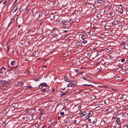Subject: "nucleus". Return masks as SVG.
I'll return each mask as SVG.
<instances>
[{
    "instance_id": "obj_1",
    "label": "nucleus",
    "mask_w": 128,
    "mask_h": 128,
    "mask_svg": "<svg viewBox=\"0 0 128 128\" xmlns=\"http://www.w3.org/2000/svg\"><path fill=\"white\" fill-rule=\"evenodd\" d=\"M10 65L12 66H11L12 68L11 70L13 69L16 68L18 66V65L17 62L14 60H12L11 62L10 63Z\"/></svg>"
},
{
    "instance_id": "obj_2",
    "label": "nucleus",
    "mask_w": 128,
    "mask_h": 128,
    "mask_svg": "<svg viewBox=\"0 0 128 128\" xmlns=\"http://www.w3.org/2000/svg\"><path fill=\"white\" fill-rule=\"evenodd\" d=\"M69 83L68 85V87H74L76 85L77 83V81L76 80L72 81V82H69Z\"/></svg>"
},
{
    "instance_id": "obj_3",
    "label": "nucleus",
    "mask_w": 128,
    "mask_h": 128,
    "mask_svg": "<svg viewBox=\"0 0 128 128\" xmlns=\"http://www.w3.org/2000/svg\"><path fill=\"white\" fill-rule=\"evenodd\" d=\"M93 112L92 111H90L88 113L87 115L85 117V119L86 120H87L90 116L93 114Z\"/></svg>"
},
{
    "instance_id": "obj_4",
    "label": "nucleus",
    "mask_w": 128,
    "mask_h": 128,
    "mask_svg": "<svg viewBox=\"0 0 128 128\" xmlns=\"http://www.w3.org/2000/svg\"><path fill=\"white\" fill-rule=\"evenodd\" d=\"M79 114L80 116H83L86 114L87 112L86 111L83 112L82 111H80V112Z\"/></svg>"
},
{
    "instance_id": "obj_5",
    "label": "nucleus",
    "mask_w": 128,
    "mask_h": 128,
    "mask_svg": "<svg viewBox=\"0 0 128 128\" xmlns=\"http://www.w3.org/2000/svg\"><path fill=\"white\" fill-rule=\"evenodd\" d=\"M46 86V87H48V85L45 83H41L39 86V87L40 88H42L43 86Z\"/></svg>"
},
{
    "instance_id": "obj_6",
    "label": "nucleus",
    "mask_w": 128,
    "mask_h": 128,
    "mask_svg": "<svg viewBox=\"0 0 128 128\" xmlns=\"http://www.w3.org/2000/svg\"><path fill=\"white\" fill-rule=\"evenodd\" d=\"M83 78L84 79L86 80L88 82H90V78L89 76L87 77L84 76Z\"/></svg>"
},
{
    "instance_id": "obj_7",
    "label": "nucleus",
    "mask_w": 128,
    "mask_h": 128,
    "mask_svg": "<svg viewBox=\"0 0 128 128\" xmlns=\"http://www.w3.org/2000/svg\"><path fill=\"white\" fill-rule=\"evenodd\" d=\"M18 7L17 5H15L14 6L12 10L13 12H15L16 10L18 9Z\"/></svg>"
},
{
    "instance_id": "obj_8",
    "label": "nucleus",
    "mask_w": 128,
    "mask_h": 128,
    "mask_svg": "<svg viewBox=\"0 0 128 128\" xmlns=\"http://www.w3.org/2000/svg\"><path fill=\"white\" fill-rule=\"evenodd\" d=\"M123 47L124 49H128V44L127 43H123Z\"/></svg>"
},
{
    "instance_id": "obj_9",
    "label": "nucleus",
    "mask_w": 128,
    "mask_h": 128,
    "mask_svg": "<svg viewBox=\"0 0 128 128\" xmlns=\"http://www.w3.org/2000/svg\"><path fill=\"white\" fill-rule=\"evenodd\" d=\"M116 122L119 124H121V122H120V119L119 118H116Z\"/></svg>"
},
{
    "instance_id": "obj_10",
    "label": "nucleus",
    "mask_w": 128,
    "mask_h": 128,
    "mask_svg": "<svg viewBox=\"0 0 128 128\" xmlns=\"http://www.w3.org/2000/svg\"><path fill=\"white\" fill-rule=\"evenodd\" d=\"M124 8V6H122L120 8V13L121 14H122L123 12V10Z\"/></svg>"
},
{
    "instance_id": "obj_11",
    "label": "nucleus",
    "mask_w": 128,
    "mask_h": 128,
    "mask_svg": "<svg viewBox=\"0 0 128 128\" xmlns=\"http://www.w3.org/2000/svg\"><path fill=\"white\" fill-rule=\"evenodd\" d=\"M14 18H12L11 19V20H10V22L9 23L8 25V26H7V28L8 27L10 26V23L13 22L14 21Z\"/></svg>"
},
{
    "instance_id": "obj_12",
    "label": "nucleus",
    "mask_w": 128,
    "mask_h": 128,
    "mask_svg": "<svg viewBox=\"0 0 128 128\" xmlns=\"http://www.w3.org/2000/svg\"><path fill=\"white\" fill-rule=\"evenodd\" d=\"M60 92L61 93L60 94L61 96H63L66 94L68 92H67V91H66L65 92Z\"/></svg>"
},
{
    "instance_id": "obj_13",
    "label": "nucleus",
    "mask_w": 128,
    "mask_h": 128,
    "mask_svg": "<svg viewBox=\"0 0 128 128\" xmlns=\"http://www.w3.org/2000/svg\"><path fill=\"white\" fill-rule=\"evenodd\" d=\"M64 80L66 82H68L69 81V80L68 79V77L67 76H64Z\"/></svg>"
},
{
    "instance_id": "obj_14",
    "label": "nucleus",
    "mask_w": 128,
    "mask_h": 128,
    "mask_svg": "<svg viewBox=\"0 0 128 128\" xmlns=\"http://www.w3.org/2000/svg\"><path fill=\"white\" fill-rule=\"evenodd\" d=\"M0 84H4L5 83V81L4 80H0Z\"/></svg>"
},
{
    "instance_id": "obj_15",
    "label": "nucleus",
    "mask_w": 128,
    "mask_h": 128,
    "mask_svg": "<svg viewBox=\"0 0 128 128\" xmlns=\"http://www.w3.org/2000/svg\"><path fill=\"white\" fill-rule=\"evenodd\" d=\"M103 2V0H98L97 2L98 3L100 4L102 3Z\"/></svg>"
},
{
    "instance_id": "obj_16",
    "label": "nucleus",
    "mask_w": 128,
    "mask_h": 128,
    "mask_svg": "<svg viewBox=\"0 0 128 128\" xmlns=\"http://www.w3.org/2000/svg\"><path fill=\"white\" fill-rule=\"evenodd\" d=\"M40 91L42 92H46V90L45 88H44L40 90Z\"/></svg>"
},
{
    "instance_id": "obj_17",
    "label": "nucleus",
    "mask_w": 128,
    "mask_h": 128,
    "mask_svg": "<svg viewBox=\"0 0 128 128\" xmlns=\"http://www.w3.org/2000/svg\"><path fill=\"white\" fill-rule=\"evenodd\" d=\"M32 88V86H24L23 88L24 89H26L28 88Z\"/></svg>"
},
{
    "instance_id": "obj_18",
    "label": "nucleus",
    "mask_w": 128,
    "mask_h": 128,
    "mask_svg": "<svg viewBox=\"0 0 128 128\" xmlns=\"http://www.w3.org/2000/svg\"><path fill=\"white\" fill-rule=\"evenodd\" d=\"M24 84V83L21 82H20L18 83V84L19 86H22Z\"/></svg>"
},
{
    "instance_id": "obj_19",
    "label": "nucleus",
    "mask_w": 128,
    "mask_h": 128,
    "mask_svg": "<svg viewBox=\"0 0 128 128\" xmlns=\"http://www.w3.org/2000/svg\"><path fill=\"white\" fill-rule=\"evenodd\" d=\"M80 41L77 42L75 43V44L76 46L79 45L80 44Z\"/></svg>"
},
{
    "instance_id": "obj_20",
    "label": "nucleus",
    "mask_w": 128,
    "mask_h": 128,
    "mask_svg": "<svg viewBox=\"0 0 128 128\" xmlns=\"http://www.w3.org/2000/svg\"><path fill=\"white\" fill-rule=\"evenodd\" d=\"M81 38L82 40H84L85 38V36L84 35L82 34V36Z\"/></svg>"
},
{
    "instance_id": "obj_21",
    "label": "nucleus",
    "mask_w": 128,
    "mask_h": 128,
    "mask_svg": "<svg viewBox=\"0 0 128 128\" xmlns=\"http://www.w3.org/2000/svg\"><path fill=\"white\" fill-rule=\"evenodd\" d=\"M120 60L122 62H124L125 60V58H123L121 59Z\"/></svg>"
},
{
    "instance_id": "obj_22",
    "label": "nucleus",
    "mask_w": 128,
    "mask_h": 128,
    "mask_svg": "<svg viewBox=\"0 0 128 128\" xmlns=\"http://www.w3.org/2000/svg\"><path fill=\"white\" fill-rule=\"evenodd\" d=\"M69 22L70 24L72 23L73 22V20L72 19H70L68 21Z\"/></svg>"
},
{
    "instance_id": "obj_23",
    "label": "nucleus",
    "mask_w": 128,
    "mask_h": 128,
    "mask_svg": "<svg viewBox=\"0 0 128 128\" xmlns=\"http://www.w3.org/2000/svg\"><path fill=\"white\" fill-rule=\"evenodd\" d=\"M96 123V121H93L92 122V124L94 126L95 125Z\"/></svg>"
},
{
    "instance_id": "obj_24",
    "label": "nucleus",
    "mask_w": 128,
    "mask_h": 128,
    "mask_svg": "<svg viewBox=\"0 0 128 128\" xmlns=\"http://www.w3.org/2000/svg\"><path fill=\"white\" fill-rule=\"evenodd\" d=\"M112 26H114V25L115 24V22L114 21H113L112 22Z\"/></svg>"
},
{
    "instance_id": "obj_25",
    "label": "nucleus",
    "mask_w": 128,
    "mask_h": 128,
    "mask_svg": "<svg viewBox=\"0 0 128 128\" xmlns=\"http://www.w3.org/2000/svg\"><path fill=\"white\" fill-rule=\"evenodd\" d=\"M82 42L84 44H85L86 43L87 41L86 40H84L83 41H82Z\"/></svg>"
},
{
    "instance_id": "obj_26",
    "label": "nucleus",
    "mask_w": 128,
    "mask_h": 128,
    "mask_svg": "<svg viewBox=\"0 0 128 128\" xmlns=\"http://www.w3.org/2000/svg\"><path fill=\"white\" fill-rule=\"evenodd\" d=\"M1 88L2 89L4 90L6 88V86H2L1 87Z\"/></svg>"
},
{
    "instance_id": "obj_27",
    "label": "nucleus",
    "mask_w": 128,
    "mask_h": 128,
    "mask_svg": "<svg viewBox=\"0 0 128 128\" xmlns=\"http://www.w3.org/2000/svg\"><path fill=\"white\" fill-rule=\"evenodd\" d=\"M3 69L4 70H6V69L3 66V67H2V68H1L0 69V70H2Z\"/></svg>"
},
{
    "instance_id": "obj_28",
    "label": "nucleus",
    "mask_w": 128,
    "mask_h": 128,
    "mask_svg": "<svg viewBox=\"0 0 128 128\" xmlns=\"http://www.w3.org/2000/svg\"><path fill=\"white\" fill-rule=\"evenodd\" d=\"M83 85L84 86H92V85L91 84H84Z\"/></svg>"
},
{
    "instance_id": "obj_29",
    "label": "nucleus",
    "mask_w": 128,
    "mask_h": 128,
    "mask_svg": "<svg viewBox=\"0 0 128 128\" xmlns=\"http://www.w3.org/2000/svg\"><path fill=\"white\" fill-rule=\"evenodd\" d=\"M73 116V114H71L69 116V117L70 118H72Z\"/></svg>"
},
{
    "instance_id": "obj_30",
    "label": "nucleus",
    "mask_w": 128,
    "mask_h": 128,
    "mask_svg": "<svg viewBox=\"0 0 128 128\" xmlns=\"http://www.w3.org/2000/svg\"><path fill=\"white\" fill-rule=\"evenodd\" d=\"M83 72V71H82V72H79L77 74L78 75H79V74H82V73Z\"/></svg>"
},
{
    "instance_id": "obj_31",
    "label": "nucleus",
    "mask_w": 128,
    "mask_h": 128,
    "mask_svg": "<svg viewBox=\"0 0 128 128\" xmlns=\"http://www.w3.org/2000/svg\"><path fill=\"white\" fill-rule=\"evenodd\" d=\"M53 36L54 37V38H56V37L57 36V37L56 38H57V34H55Z\"/></svg>"
},
{
    "instance_id": "obj_32",
    "label": "nucleus",
    "mask_w": 128,
    "mask_h": 128,
    "mask_svg": "<svg viewBox=\"0 0 128 128\" xmlns=\"http://www.w3.org/2000/svg\"><path fill=\"white\" fill-rule=\"evenodd\" d=\"M74 71L76 73H77L79 72V70L78 69L74 70Z\"/></svg>"
},
{
    "instance_id": "obj_33",
    "label": "nucleus",
    "mask_w": 128,
    "mask_h": 128,
    "mask_svg": "<svg viewBox=\"0 0 128 128\" xmlns=\"http://www.w3.org/2000/svg\"><path fill=\"white\" fill-rule=\"evenodd\" d=\"M81 104L80 105L78 106V108L80 110L81 109Z\"/></svg>"
},
{
    "instance_id": "obj_34",
    "label": "nucleus",
    "mask_w": 128,
    "mask_h": 128,
    "mask_svg": "<svg viewBox=\"0 0 128 128\" xmlns=\"http://www.w3.org/2000/svg\"><path fill=\"white\" fill-rule=\"evenodd\" d=\"M64 112H60V115H62V116L63 115H64Z\"/></svg>"
},
{
    "instance_id": "obj_35",
    "label": "nucleus",
    "mask_w": 128,
    "mask_h": 128,
    "mask_svg": "<svg viewBox=\"0 0 128 128\" xmlns=\"http://www.w3.org/2000/svg\"><path fill=\"white\" fill-rule=\"evenodd\" d=\"M66 24H63L62 25V27H63L64 28L66 27Z\"/></svg>"
},
{
    "instance_id": "obj_36",
    "label": "nucleus",
    "mask_w": 128,
    "mask_h": 128,
    "mask_svg": "<svg viewBox=\"0 0 128 128\" xmlns=\"http://www.w3.org/2000/svg\"><path fill=\"white\" fill-rule=\"evenodd\" d=\"M61 104H62L61 103H60V102L58 103L57 104L56 107H58L59 105H61Z\"/></svg>"
},
{
    "instance_id": "obj_37",
    "label": "nucleus",
    "mask_w": 128,
    "mask_h": 128,
    "mask_svg": "<svg viewBox=\"0 0 128 128\" xmlns=\"http://www.w3.org/2000/svg\"><path fill=\"white\" fill-rule=\"evenodd\" d=\"M36 55V53L35 52H34L32 54V56H35Z\"/></svg>"
},
{
    "instance_id": "obj_38",
    "label": "nucleus",
    "mask_w": 128,
    "mask_h": 128,
    "mask_svg": "<svg viewBox=\"0 0 128 128\" xmlns=\"http://www.w3.org/2000/svg\"><path fill=\"white\" fill-rule=\"evenodd\" d=\"M76 122V120H74V121L73 123L75 124Z\"/></svg>"
},
{
    "instance_id": "obj_39",
    "label": "nucleus",
    "mask_w": 128,
    "mask_h": 128,
    "mask_svg": "<svg viewBox=\"0 0 128 128\" xmlns=\"http://www.w3.org/2000/svg\"><path fill=\"white\" fill-rule=\"evenodd\" d=\"M34 116V115L33 114H31V116L32 118H33V117Z\"/></svg>"
},
{
    "instance_id": "obj_40",
    "label": "nucleus",
    "mask_w": 128,
    "mask_h": 128,
    "mask_svg": "<svg viewBox=\"0 0 128 128\" xmlns=\"http://www.w3.org/2000/svg\"><path fill=\"white\" fill-rule=\"evenodd\" d=\"M126 106H124L122 108V110H125L126 109Z\"/></svg>"
},
{
    "instance_id": "obj_41",
    "label": "nucleus",
    "mask_w": 128,
    "mask_h": 128,
    "mask_svg": "<svg viewBox=\"0 0 128 128\" xmlns=\"http://www.w3.org/2000/svg\"><path fill=\"white\" fill-rule=\"evenodd\" d=\"M109 14L110 16H112V13L111 12H110L109 13Z\"/></svg>"
},
{
    "instance_id": "obj_42",
    "label": "nucleus",
    "mask_w": 128,
    "mask_h": 128,
    "mask_svg": "<svg viewBox=\"0 0 128 128\" xmlns=\"http://www.w3.org/2000/svg\"><path fill=\"white\" fill-rule=\"evenodd\" d=\"M113 57H112L111 56H109V58L110 59H112V58Z\"/></svg>"
},
{
    "instance_id": "obj_43",
    "label": "nucleus",
    "mask_w": 128,
    "mask_h": 128,
    "mask_svg": "<svg viewBox=\"0 0 128 128\" xmlns=\"http://www.w3.org/2000/svg\"><path fill=\"white\" fill-rule=\"evenodd\" d=\"M47 67V66H46L45 65H44L42 66V68H46Z\"/></svg>"
},
{
    "instance_id": "obj_44",
    "label": "nucleus",
    "mask_w": 128,
    "mask_h": 128,
    "mask_svg": "<svg viewBox=\"0 0 128 128\" xmlns=\"http://www.w3.org/2000/svg\"><path fill=\"white\" fill-rule=\"evenodd\" d=\"M118 25L119 27L121 25V24L120 23H118Z\"/></svg>"
},
{
    "instance_id": "obj_45",
    "label": "nucleus",
    "mask_w": 128,
    "mask_h": 128,
    "mask_svg": "<svg viewBox=\"0 0 128 128\" xmlns=\"http://www.w3.org/2000/svg\"><path fill=\"white\" fill-rule=\"evenodd\" d=\"M40 114L41 115H43V114H44V112H41L40 113Z\"/></svg>"
},
{
    "instance_id": "obj_46",
    "label": "nucleus",
    "mask_w": 128,
    "mask_h": 128,
    "mask_svg": "<svg viewBox=\"0 0 128 128\" xmlns=\"http://www.w3.org/2000/svg\"><path fill=\"white\" fill-rule=\"evenodd\" d=\"M116 118V117L115 116H113L112 118V119H115Z\"/></svg>"
},
{
    "instance_id": "obj_47",
    "label": "nucleus",
    "mask_w": 128,
    "mask_h": 128,
    "mask_svg": "<svg viewBox=\"0 0 128 128\" xmlns=\"http://www.w3.org/2000/svg\"><path fill=\"white\" fill-rule=\"evenodd\" d=\"M124 69V68L122 67H120V70H122Z\"/></svg>"
},
{
    "instance_id": "obj_48",
    "label": "nucleus",
    "mask_w": 128,
    "mask_h": 128,
    "mask_svg": "<svg viewBox=\"0 0 128 128\" xmlns=\"http://www.w3.org/2000/svg\"><path fill=\"white\" fill-rule=\"evenodd\" d=\"M3 0H0V4L2 3L3 2Z\"/></svg>"
},
{
    "instance_id": "obj_49",
    "label": "nucleus",
    "mask_w": 128,
    "mask_h": 128,
    "mask_svg": "<svg viewBox=\"0 0 128 128\" xmlns=\"http://www.w3.org/2000/svg\"><path fill=\"white\" fill-rule=\"evenodd\" d=\"M118 67H119L117 69H118L119 68L121 67V65H119L118 66Z\"/></svg>"
},
{
    "instance_id": "obj_50",
    "label": "nucleus",
    "mask_w": 128,
    "mask_h": 128,
    "mask_svg": "<svg viewBox=\"0 0 128 128\" xmlns=\"http://www.w3.org/2000/svg\"><path fill=\"white\" fill-rule=\"evenodd\" d=\"M117 78H118L120 77V76H119L118 75L117 76Z\"/></svg>"
},
{
    "instance_id": "obj_51",
    "label": "nucleus",
    "mask_w": 128,
    "mask_h": 128,
    "mask_svg": "<svg viewBox=\"0 0 128 128\" xmlns=\"http://www.w3.org/2000/svg\"><path fill=\"white\" fill-rule=\"evenodd\" d=\"M41 116H40L39 118V120H41Z\"/></svg>"
},
{
    "instance_id": "obj_52",
    "label": "nucleus",
    "mask_w": 128,
    "mask_h": 128,
    "mask_svg": "<svg viewBox=\"0 0 128 128\" xmlns=\"http://www.w3.org/2000/svg\"><path fill=\"white\" fill-rule=\"evenodd\" d=\"M88 121L89 122H90L91 120V119L90 118H88Z\"/></svg>"
},
{
    "instance_id": "obj_53",
    "label": "nucleus",
    "mask_w": 128,
    "mask_h": 128,
    "mask_svg": "<svg viewBox=\"0 0 128 128\" xmlns=\"http://www.w3.org/2000/svg\"><path fill=\"white\" fill-rule=\"evenodd\" d=\"M116 125H114L113 127V128H116Z\"/></svg>"
},
{
    "instance_id": "obj_54",
    "label": "nucleus",
    "mask_w": 128,
    "mask_h": 128,
    "mask_svg": "<svg viewBox=\"0 0 128 128\" xmlns=\"http://www.w3.org/2000/svg\"><path fill=\"white\" fill-rule=\"evenodd\" d=\"M6 0H5V1L3 3V4H5V3H6Z\"/></svg>"
},
{
    "instance_id": "obj_55",
    "label": "nucleus",
    "mask_w": 128,
    "mask_h": 128,
    "mask_svg": "<svg viewBox=\"0 0 128 128\" xmlns=\"http://www.w3.org/2000/svg\"><path fill=\"white\" fill-rule=\"evenodd\" d=\"M121 98H124V96H123V95H122V96H121Z\"/></svg>"
},
{
    "instance_id": "obj_56",
    "label": "nucleus",
    "mask_w": 128,
    "mask_h": 128,
    "mask_svg": "<svg viewBox=\"0 0 128 128\" xmlns=\"http://www.w3.org/2000/svg\"><path fill=\"white\" fill-rule=\"evenodd\" d=\"M54 92V89L53 88L52 90V92Z\"/></svg>"
},
{
    "instance_id": "obj_57",
    "label": "nucleus",
    "mask_w": 128,
    "mask_h": 128,
    "mask_svg": "<svg viewBox=\"0 0 128 128\" xmlns=\"http://www.w3.org/2000/svg\"><path fill=\"white\" fill-rule=\"evenodd\" d=\"M122 116H125V114H124V113H122Z\"/></svg>"
},
{
    "instance_id": "obj_58",
    "label": "nucleus",
    "mask_w": 128,
    "mask_h": 128,
    "mask_svg": "<svg viewBox=\"0 0 128 128\" xmlns=\"http://www.w3.org/2000/svg\"><path fill=\"white\" fill-rule=\"evenodd\" d=\"M3 125H4V126H5L6 125V123H4V122H3Z\"/></svg>"
},
{
    "instance_id": "obj_59",
    "label": "nucleus",
    "mask_w": 128,
    "mask_h": 128,
    "mask_svg": "<svg viewBox=\"0 0 128 128\" xmlns=\"http://www.w3.org/2000/svg\"><path fill=\"white\" fill-rule=\"evenodd\" d=\"M20 25H18V28H20Z\"/></svg>"
},
{
    "instance_id": "obj_60",
    "label": "nucleus",
    "mask_w": 128,
    "mask_h": 128,
    "mask_svg": "<svg viewBox=\"0 0 128 128\" xmlns=\"http://www.w3.org/2000/svg\"><path fill=\"white\" fill-rule=\"evenodd\" d=\"M82 33L83 34H85V31H83Z\"/></svg>"
},
{
    "instance_id": "obj_61",
    "label": "nucleus",
    "mask_w": 128,
    "mask_h": 128,
    "mask_svg": "<svg viewBox=\"0 0 128 128\" xmlns=\"http://www.w3.org/2000/svg\"><path fill=\"white\" fill-rule=\"evenodd\" d=\"M53 18L54 19V18H55V15H54V16H53Z\"/></svg>"
},
{
    "instance_id": "obj_62",
    "label": "nucleus",
    "mask_w": 128,
    "mask_h": 128,
    "mask_svg": "<svg viewBox=\"0 0 128 128\" xmlns=\"http://www.w3.org/2000/svg\"><path fill=\"white\" fill-rule=\"evenodd\" d=\"M106 12V10H104V12H103L104 13H105Z\"/></svg>"
},
{
    "instance_id": "obj_63",
    "label": "nucleus",
    "mask_w": 128,
    "mask_h": 128,
    "mask_svg": "<svg viewBox=\"0 0 128 128\" xmlns=\"http://www.w3.org/2000/svg\"><path fill=\"white\" fill-rule=\"evenodd\" d=\"M17 0H15V2H14V3H15L16 2V1H17Z\"/></svg>"
},
{
    "instance_id": "obj_64",
    "label": "nucleus",
    "mask_w": 128,
    "mask_h": 128,
    "mask_svg": "<svg viewBox=\"0 0 128 128\" xmlns=\"http://www.w3.org/2000/svg\"><path fill=\"white\" fill-rule=\"evenodd\" d=\"M119 6H122V4H120L119 5Z\"/></svg>"
}]
</instances>
